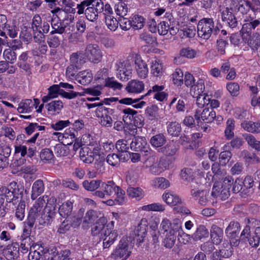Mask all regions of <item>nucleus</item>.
Segmentation results:
<instances>
[{
	"label": "nucleus",
	"instance_id": "nucleus-6",
	"mask_svg": "<svg viewBox=\"0 0 260 260\" xmlns=\"http://www.w3.org/2000/svg\"><path fill=\"white\" fill-rule=\"evenodd\" d=\"M83 53L86 59H87L91 62L98 63L102 60L103 53L98 44H88Z\"/></svg>",
	"mask_w": 260,
	"mask_h": 260
},
{
	"label": "nucleus",
	"instance_id": "nucleus-1",
	"mask_svg": "<svg viewBox=\"0 0 260 260\" xmlns=\"http://www.w3.org/2000/svg\"><path fill=\"white\" fill-rule=\"evenodd\" d=\"M249 7V1L231 0L229 7H226L221 12L222 21L230 28H236L238 21L234 13L240 12L242 14H246L250 10Z\"/></svg>",
	"mask_w": 260,
	"mask_h": 260
},
{
	"label": "nucleus",
	"instance_id": "nucleus-50",
	"mask_svg": "<svg viewBox=\"0 0 260 260\" xmlns=\"http://www.w3.org/2000/svg\"><path fill=\"white\" fill-rule=\"evenodd\" d=\"M181 224L179 219H175L173 223H171L168 219H164L161 222L160 225V230L161 232L168 233L172 229L173 225Z\"/></svg>",
	"mask_w": 260,
	"mask_h": 260
},
{
	"label": "nucleus",
	"instance_id": "nucleus-64",
	"mask_svg": "<svg viewBox=\"0 0 260 260\" xmlns=\"http://www.w3.org/2000/svg\"><path fill=\"white\" fill-rule=\"evenodd\" d=\"M115 11L117 15L120 16V17H123L127 13V6L123 2H119L115 6Z\"/></svg>",
	"mask_w": 260,
	"mask_h": 260
},
{
	"label": "nucleus",
	"instance_id": "nucleus-23",
	"mask_svg": "<svg viewBox=\"0 0 260 260\" xmlns=\"http://www.w3.org/2000/svg\"><path fill=\"white\" fill-rule=\"evenodd\" d=\"M223 231L222 229L216 224L212 225L210 229V238L213 243L219 245L222 241Z\"/></svg>",
	"mask_w": 260,
	"mask_h": 260
},
{
	"label": "nucleus",
	"instance_id": "nucleus-58",
	"mask_svg": "<svg viewBox=\"0 0 260 260\" xmlns=\"http://www.w3.org/2000/svg\"><path fill=\"white\" fill-rule=\"evenodd\" d=\"M105 23L107 26L110 30L115 31L118 28L119 20H117L112 15H107L105 17Z\"/></svg>",
	"mask_w": 260,
	"mask_h": 260
},
{
	"label": "nucleus",
	"instance_id": "nucleus-13",
	"mask_svg": "<svg viewBox=\"0 0 260 260\" xmlns=\"http://www.w3.org/2000/svg\"><path fill=\"white\" fill-rule=\"evenodd\" d=\"M148 224L147 219L145 218H142L139 223L135 231L134 240L136 241L137 244L140 245L141 243L144 242L147 233Z\"/></svg>",
	"mask_w": 260,
	"mask_h": 260
},
{
	"label": "nucleus",
	"instance_id": "nucleus-59",
	"mask_svg": "<svg viewBox=\"0 0 260 260\" xmlns=\"http://www.w3.org/2000/svg\"><path fill=\"white\" fill-rule=\"evenodd\" d=\"M235 120L229 118L226 121V127L224 131L225 136L228 139H231L234 136Z\"/></svg>",
	"mask_w": 260,
	"mask_h": 260
},
{
	"label": "nucleus",
	"instance_id": "nucleus-53",
	"mask_svg": "<svg viewBox=\"0 0 260 260\" xmlns=\"http://www.w3.org/2000/svg\"><path fill=\"white\" fill-rule=\"evenodd\" d=\"M67 144H63L62 143L57 144L54 147V152L57 156H67L70 153L69 149L68 147Z\"/></svg>",
	"mask_w": 260,
	"mask_h": 260
},
{
	"label": "nucleus",
	"instance_id": "nucleus-55",
	"mask_svg": "<svg viewBox=\"0 0 260 260\" xmlns=\"http://www.w3.org/2000/svg\"><path fill=\"white\" fill-rule=\"evenodd\" d=\"M141 208L142 210L147 211L162 212L165 210V205L159 203H155L147 205H144Z\"/></svg>",
	"mask_w": 260,
	"mask_h": 260
},
{
	"label": "nucleus",
	"instance_id": "nucleus-41",
	"mask_svg": "<svg viewBox=\"0 0 260 260\" xmlns=\"http://www.w3.org/2000/svg\"><path fill=\"white\" fill-rule=\"evenodd\" d=\"M233 244L231 241H223L221 249H219L220 254L224 258H228L232 256L233 253Z\"/></svg>",
	"mask_w": 260,
	"mask_h": 260
},
{
	"label": "nucleus",
	"instance_id": "nucleus-18",
	"mask_svg": "<svg viewBox=\"0 0 260 260\" xmlns=\"http://www.w3.org/2000/svg\"><path fill=\"white\" fill-rule=\"evenodd\" d=\"M112 225H110L103 236V246L104 248L109 247L116 240L118 237L117 231L112 229Z\"/></svg>",
	"mask_w": 260,
	"mask_h": 260
},
{
	"label": "nucleus",
	"instance_id": "nucleus-9",
	"mask_svg": "<svg viewBox=\"0 0 260 260\" xmlns=\"http://www.w3.org/2000/svg\"><path fill=\"white\" fill-rule=\"evenodd\" d=\"M181 224L173 225L172 229L166 233L162 244L167 248H172L176 242L177 233L181 229Z\"/></svg>",
	"mask_w": 260,
	"mask_h": 260
},
{
	"label": "nucleus",
	"instance_id": "nucleus-43",
	"mask_svg": "<svg viewBox=\"0 0 260 260\" xmlns=\"http://www.w3.org/2000/svg\"><path fill=\"white\" fill-rule=\"evenodd\" d=\"M88 147H84L80 149L79 154L81 160L86 164H91L94 160L92 152H89Z\"/></svg>",
	"mask_w": 260,
	"mask_h": 260
},
{
	"label": "nucleus",
	"instance_id": "nucleus-60",
	"mask_svg": "<svg viewBox=\"0 0 260 260\" xmlns=\"http://www.w3.org/2000/svg\"><path fill=\"white\" fill-rule=\"evenodd\" d=\"M46 107L49 112H57L58 113L63 108V103L60 100L53 101L46 105Z\"/></svg>",
	"mask_w": 260,
	"mask_h": 260
},
{
	"label": "nucleus",
	"instance_id": "nucleus-37",
	"mask_svg": "<svg viewBox=\"0 0 260 260\" xmlns=\"http://www.w3.org/2000/svg\"><path fill=\"white\" fill-rule=\"evenodd\" d=\"M101 188L104 191L106 196H113L115 194L116 189H118V186L113 181H108L107 183L103 182Z\"/></svg>",
	"mask_w": 260,
	"mask_h": 260
},
{
	"label": "nucleus",
	"instance_id": "nucleus-27",
	"mask_svg": "<svg viewBox=\"0 0 260 260\" xmlns=\"http://www.w3.org/2000/svg\"><path fill=\"white\" fill-rule=\"evenodd\" d=\"M179 145L174 141H170L166 146L159 149L158 151L166 156H173L179 149Z\"/></svg>",
	"mask_w": 260,
	"mask_h": 260
},
{
	"label": "nucleus",
	"instance_id": "nucleus-2",
	"mask_svg": "<svg viewBox=\"0 0 260 260\" xmlns=\"http://www.w3.org/2000/svg\"><path fill=\"white\" fill-rule=\"evenodd\" d=\"M23 186L21 184H18L15 181H12L6 186L0 188V194L3 197L7 203H16L19 198L23 196Z\"/></svg>",
	"mask_w": 260,
	"mask_h": 260
},
{
	"label": "nucleus",
	"instance_id": "nucleus-54",
	"mask_svg": "<svg viewBox=\"0 0 260 260\" xmlns=\"http://www.w3.org/2000/svg\"><path fill=\"white\" fill-rule=\"evenodd\" d=\"M151 73L155 77H160L162 75V66L159 60H152Z\"/></svg>",
	"mask_w": 260,
	"mask_h": 260
},
{
	"label": "nucleus",
	"instance_id": "nucleus-15",
	"mask_svg": "<svg viewBox=\"0 0 260 260\" xmlns=\"http://www.w3.org/2000/svg\"><path fill=\"white\" fill-rule=\"evenodd\" d=\"M11 153V148L9 146L4 144L0 146V170L9 166Z\"/></svg>",
	"mask_w": 260,
	"mask_h": 260
},
{
	"label": "nucleus",
	"instance_id": "nucleus-49",
	"mask_svg": "<svg viewBox=\"0 0 260 260\" xmlns=\"http://www.w3.org/2000/svg\"><path fill=\"white\" fill-rule=\"evenodd\" d=\"M216 113L212 108H205L202 111V120L207 123H210L214 120Z\"/></svg>",
	"mask_w": 260,
	"mask_h": 260
},
{
	"label": "nucleus",
	"instance_id": "nucleus-11",
	"mask_svg": "<svg viewBox=\"0 0 260 260\" xmlns=\"http://www.w3.org/2000/svg\"><path fill=\"white\" fill-rule=\"evenodd\" d=\"M131 253L128 243L125 241L120 240L118 245L113 251L112 256L116 259L119 258L126 259L129 256Z\"/></svg>",
	"mask_w": 260,
	"mask_h": 260
},
{
	"label": "nucleus",
	"instance_id": "nucleus-56",
	"mask_svg": "<svg viewBox=\"0 0 260 260\" xmlns=\"http://www.w3.org/2000/svg\"><path fill=\"white\" fill-rule=\"evenodd\" d=\"M131 139L127 140L120 139L117 141L116 144V148L119 151L122 153L128 152L129 145L130 146Z\"/></svg>",
	"mask_w": 260,
	"mask_h": 260
},
{
	"label": "nucleus",
	"instance_id": "nucleus-47",
	"mask_svg": "<svg viewBox=\"0 0 260 260\" xmlns=\"http://www.w3.org/2000/svg\"><path fill=\"white\" fill-rule=\"evenodd\" d=\"M209 232L204 225H199L192 237L196 240H201L202 238H207L209 236Z\"/></svg>",
	"mask_w": 260,
	"mask_h": 260
},
{
	"label": "nucleus",
	"instance_id": "nucleus-40",
	"mask_svg": "<svg viewBox=\"0 0 260 260\" xmlns=\"http://www.w3.org/2000/svg\"><path fill=\"white\" fill-rule=\"evenodd\" d=\"M34 108L33 103L30 99L22 100L18 105L17 110L20 113H30Z\"/></svg>",
	"mask_w": 260,
	"mask_h": 260
},
{
	"label": "nucleus",
	"instance_id": "nucleus-10",
	"mask_svg": "<svg viewBox=\"0 0 260 260\" xmlns=\"http://www.w3.org/2000/svg\"><path fill=\"white\" fill-rule=\"evenodd\" d=\"M117 77L121 81H127L132 77V67L127 61L119 62L117 64Z\"/></svg>",
	"mask_w": 260,
	"mask_h": 260
},
{
	"label": "nucleus",
	"instance_id": "nucleus-3",
	"mask_svg": "<svg viewBox=\"0 0 260 260\" xmlns=\"http://www.w3.org/2000/svg\"><path fill=\"white\" fill-rule=\"evenodd\" d=\"M219 29L217 27L214 28V22L213 19L203 18L200 20L197 26V34L199 37L208 40L212 33L217 35Z\"/></svg>",
	"mask_w": 260,
	"mask_h": 260
},
{
	"label": "nucleus",
	"instance_id": "nucleus-52",
	"mask_svg": "<svg viewBox=\"0 0 260 260\" xmlns=\"http://www.w3.org/2000/svg\"><path fill=\"white\" fill-rule=\"evenodd\" d=\"M243 136L251 147L260 151V141L257 140L254 136L250 134H245Z\"/></svg>",
	"mask_w": 260,
	"mask_h": 260
},
{
	"label": "nucleus",
	"instance_id": "nucleus-4",
	"mask_svg": "<svg viewBox=\"0 0 260 260\" xmlns=\"http://www.w3.org/2000/svg\"><path fill=\"white\" fill-rule=\"evenodd\" d=\"M45 203V200L43 198H39L30 208L27 220L25 222L30 226H34L35 223L38 222V218L40 217Z\"/></svg>",
	"mask_w": 260,
	"mask_h": 260
},
{
	"label": "nucleus",
	"instance_id": "nucleus-63",
	"mask_svg": "<svg viewBox=\"0 0 260 260\" xmlns=\"http://www.w3.org/2000/svg\"><path fill=\"white\" fill-rule=\"evenodd\" d=\"M3 56L7 62L10 63H14L17 58L16 53L12 49L8 48L4 50L3 53Z\"/></svg>",
	"mask_w": 260,
	"mask_h": 260
},
{
	"label": "nucleus",
	"instance_id": "nucleus-17",
	"mask_svg": "<svg viewBox=\"0 0 260 260\" xmlns=\"http://www.w3.org/2000/svg\"><path fill=\"white\" fill-rule=\"evenodd\" d=\"M211 194L214 198L224 201L229 198L230 194L229 188L224 187L217 183L214 184Z\"/></svg>",
	"mask_w": 260,
	"mask_h": 260
},
{
	"label": "nucleus",
	"instance_id": "nucleus-7",
	"mask_svg": "<svg viewBox=\"0 0 260 260\" xmlns=\"http://www.w3.org/2000/svg\"><path fill=\"white\" fill-rule=\"evenodd\" d=\"M114 113V110L109 108H100L97 111H95L98 117L101 118V124L105 127H111L113 123V120L110 116Z\"/></svg>",
	"mask_w": 260,
	"mask_h": 260
},
{
	"label": "nucleus",
	"instance_id": "nucleus-19",
	"mask_svg": "<svg viewBox=\"0 0 260 260\" xmlns=\"http://www.w3.org/2000/svg\"><path fill=\"white\" fill-rule=\"evenodd\" d=\"M158 107L154 105L148 107L145 111L148 119L154 125L157 124L158 121L161 119Z\"/></svg>",
	"mask_w": 260,
	"mask_h": 260
},
{
	"label": "nucleus",
	"instance_id": "nucleus-62",
	"mask_svg": "<svg viewBox=\"0 0 260 260\" xmlns=\"http://www.w3.org/2000/svg\"><path fill=\"white\" fill-rule=\"evenodd\" d=\"M25 201L21 199L15 212V217L19 221H22L24 219L25 216Z\"/></svg>",
	"mask_w": 260,
	"mask_h": 260
},
{
	"label": "nucleus",
	"instance_id": "nucleus-16",
	"mask_svg": "<svg viewBox=\"0 0 260 260\" xmlns=\"http://www.w3.org/2000/svg\"><path fill=\"white\" fill-rule=\"evenodd\" d=\"M19 245L18 243L9 244L3 250V253L7 260H14L19 255Z\"/></svg>",
	"mask_w": 260,
	"mask_h": 260
},
{
	"label": "nucleus",
	"instance_id": "nucleus-36",
	"mask_svg": "<svg viewBox=\"0 0 260 260\" xmlns=\"http://www.w3.org/2000/svg\"><path fill=\"white\" fill-rule=\"evenodd\" d=\"M73 204L72 201L68 200L60 206L58 212L61 217L67 218L71 215L73 210Z\"/></svg>",
	"mask_w": 260,
	"mask_h": 260
},
{
	"label": "nucleus",
	"instance_id": "nucleus-31",
	"mask_svg": "<svg viewBox=\"0 0 260 260\" xmlns=\"http://www.w3.org/2000/svg\"><path fill=\"white\" fill-rule=\"evenodd\" d=\"M92 78V74L90 71L84 70L78 73L75 80L79 83L85 85L90 83Z\"/></svg>",
	"mask_w": 260,
	"mask_h": 260
},
{
	"label": "nucleus",
	"instance_id": "nucleus-8",
	"mask_svg": "<svg viewBox=\"0 0 260 260\" xmlns=\"http://www.w3.org/2000/svg\"><path fill=\"white\" fill-rule=\"evenodd\" d=\"M192 198L200 205L206 206L210 200L209 192L205 189L193 188L190 190Z\"/></svg>",
	"mask_w": 260,
	"mask_h": 260
},
{
	"label": "nucleus",
	"instance_id": "nucleus-30",
	"mask_svg": "<svg viewBox=\"0 0 260 260\" xmlns=\"http://www.w3.org/2000/svg\"><path fill=\"white\" fill-rule=\"evenodd\" d=\"M99 213L93 210H88L85 214L82 223V227L84 229L89 228V224L96 220L99 217Z\"/></svg>",
	"mask_w": 260,
	"mask_h": 260
},
{
	"label": "nucleus",
	"instance_id": "nucleus-38",
	"mask_svg": "<svg viewBox=\"0 0 260 260\" xmlns=\"http://www.w3.org/2000/svg\"><path fill=\"white\" fill-rule=\"evenodd\" d=\"M118 101V98L111 97L109 98H105L103 101L98 103L93 104H86V106L90 109L97 107L95 111H97L100 108H105L103 105L105 104L106 105H110L111 103L117 102Z\"/></svg>",
	"mask_w": 260,
	"mask_h": 260
},
{
	"label": "nucleus",
	"instance_id": "nucleus-48",
	"mask_svg": "<svg viewBox=\"0 0 260 260\" xmlns=\"http://www.w3.org/2000/svg\"><path fill=\"white\" fill-rule=\"evenodd\" d=\"M102 181L101 180H84L83 183V186L88 191H95L101 185Z\"/></svg>",
	"mask_w": 260,
	"mask_h": 260
},
{
	"label": "nucleus",
	"instance_id": "nucleus-44",
	"mask_svg": "<svg viewBox=\"0 0 260 260\" xmlns=\"http://www.w3.org/2000/svg\"><path fill=\"white\" fill-rule=\"evenodd\" d=\"M166 142V137L161 133L153 136L150 140V144L155 148L162 147V146Z\"/></svg>",
	"mask_w": 260,
	"mask_h": 260
},
{
	"label": "nucleus",
	"instance_id": "nucleus-35",
	"mask_svg": "<svg viewBox=\"0 0 260 260\" xmlns=\"http://www.w3.org/2000/svg\"><path fill=\"white\" fill-rule=\"evenodd\" d=\"M44 184L43 180L38 179L32 184L31 198L34 200L44 191Z\"/></svg>",
	"mask_w": 260,
	"mask_h": 260
},
{
	"label": "nucleus",
	"instance_id": "nucleus-29",
	"mask_svg": "<svg viewBox=\"0 0 260 260\" xmlns=\"http://www.w3.org/2000/svg\"><path fill=\"white\" fill-rule=\"evenodd\" d=\"M136 70L139 77L144 79L148 73V68L146 62L141 59H137L135 61Z\"/></svg>",
	"mask_w": 260,
	"mask_h": 260
},
{
	"label": "nucleus",
	"instance_id": "nucleus-51",
	"mask_svg": "<svg viewBox=\"0 0 260 260\" xmlns=\"http://www.w3.org/2000/svg\"><path fill=\"white\" fill-rule=\"evenodd\" d=\"M252 247H257L260 243V229L256 228L253 233L251 234L247 240Z\"/></svg>",
	"mask_w": 260,
	"mask_h": 260
},
{
	"label": "nucleus",
	"instance_id": "nucleus-5",
	"mask_svg": "<svg viewBox=\"0 0 260 260\" xmlns=\"http://www.w3.org/2000/svg\"><path fill=\"white\" fill-rule=\"evenodd\" d=\"M241 230L240 224L237 221H231L225 230V233L233 245L236 247L240 243L239 234Z\"/></svg>",
	"mask_w": 260,
	"mask_h": 260
},
{
	"label": "nucleus",
	"instance_id": "nucleus-24",
	"mask_svg": "<svg viewBox=\"0 0 260 260\" xmlns=\"http://www.w3.org/2000/svg\"><path fill=\"white\" fill-rule=\"evenodd\" d=\"M173 19V16L170 13H166L164 20L160 21L157 26V31L160 35H166L169 30V23Z\"/></svg>",
	"mask_w": 260,
	"mask_h": 260
},
{
	"label": "nucleus",
	"instance_id": "nucleus-46",
	"mask_svg": "<svg viewBox=\"0 0 260 260\" xmlns=\"http://www.w3.org/2000/svg\"><path fill=\"white\" fill-rule=\"evenodd\" d=\"M228 147L226 145H225L223 147V151L221 152L219 155V161L222 166H225L232 156V152L227 150Z\"/></svg>",
	"mask_w": 260,
	"mask_h": 260
},
{
	"label": "nucleus",
	"instance_id": "nucleus-25",
	"mask_svg": "<svg viewBox=\"0 0 260 260\" xmlns=\"http://www.w3.org/2000/svg\"><path fill=\"white\" fill-rule=\"evenodd\" d=\"M165 87L163 85H155L152 89H149L148 92L143 95L144 97L148 96L152 93H154V98L159 101H162L166 98L167 94L163 91Z\"/></svg>",
	"mask_w": 260,
	"mask_h": 260
},
{
	"label": "nucleus",
	"instance_id": "nucleus-61",
	"mask_svg": "<svg viewBox=\"0 0 260 260\" xmlns=\"http://www.w3.org/2000/svg\"><path fill=\"white\" fill-rule=\"evenodd\" d=\"M127 194L129 197L135 198L138 200L143 197V191L140 187H128L127 189Z\"/></svg>",
	"mask_w": 260,
	"mask_h": 260
},
{
	"label": "nucleus",
	"instance_id": "nucleus-20",
	"mask_svg": "<svg viewBox=\"0 0 260 260\" xmlns=\"http://www.w3.org/2000/svg\"><path fill=\"white\" fill-rule=\"evenodd\" d=\"M70 63L73 64L76 68L81 69V67L86 62V58L82 51H78L73 53L70 57Z\"/></svg>",
	"mask_w": 260,
	"mask_h": 260
},
{
	"label": "nucleus",
	"instance_id": "nucleus-14",
	"mask_svg": "<svg viewBox=\"0 0 260 260\" xmlns=\"http://www.w3.org/2000/svg\"><path fill=\"white\" fill-rule=\"evenodd\" d=\"M110 224L106 225V219L104 218L100 217L92 225L91 228V234L93 236H98L99 238H103L105 231Z\"/></svg>",
	"mask_w": 260,
	"mask_h": 260
},
{
	"label": "nucleus",
	"instance_id": "nucleus-33",
	"mask_svg": "<svg viewBox=\"0 0 260 260\" xmlns=\"http://www.w3.org/2000/svg\"><path fill=\"white\" fill-rule=\"evenodd\" d=\"M51 25L53 29L50 32L52 34L61 35L65 31L66 26L58 17L51 19Z\"/></svg>",
	"mask_w": 260,
	"mask_h": 260
},
{
	"label": "nucleus",
	"instance_id": "nucleus-34",
	"mask_svg": "<svg viewBox=\"0 0 260 260\" xmlns=\"http://www.w3.org/2000/svg\"><path fill=\"white\" fill-rule=\"evenodd\" d=\"M126 157L122 154L118 155L115 153H111L107 155L106 157V161L107 163L113 167H117L119 165L120 161H124L128 158V155L126 154Z\"/></svg>",
	"mask_w": 260,
	"mask_h": 260
},
{
	"label": "nucleus",
	"instance_id": "nucleus-32",
	"mask_svg": "<svg viewBox=\"0 0 260 260\" xmlns=\"http://www.w3.org/2000/svg\"><path fill=\"white\" fill-rule=\"evenodd\" d=\"M205 90L204 81L199 79L196 82V84L190 87V94L194 98L201 95Z\"/></svg>",
	"mask_w": 260,
	"mask_h": 260
},
{
	"label": "nucleus",
	"instance_id": "nucleus-28",
	"mask_svg": "<svg viewBox=\"0 0 260 260\" xmlns=\"http://www.w3.org/2000/svg\"><path fill=\"white\" fill-rule=\"evenodd\" d=\"M241 126L247 132L252 134L260 133V122L258 121L245 120L241 123Z\"/></svg>",
	"mask_w": 260,
	"mask_h": 260
},
{
	"label": "nucleus",
	"instance_id": "nucleus-22",
	"mask_svg": "<svg viewBox=\"0 0 260 260\" xmlns=\"http://www.w3.org/2000/svg\"><path fill=\"white\" fill-rule=\"evenodd\" d=\"M144 98V96H141L140 98L132 99L131 98H125L118 100L117 102L121 104L125 105L127 106H132L133 108L136 109H140L143 108L146 104L144 101H141V100Z\"/></svg>",
	"mask_w": 260,
	"mask_h": 260
},
{
	"label": "nucleus",
	"instance_id": "nucleus-26",
	"mask_svg": "<svg viewBox=\"0 0 260 260\" xmlns=\"http://www.w3.org/2000/svg\"><path fill=\"white\" fill-rule=\"evenodd\" d=\"M144 89V84L142 81L132 80L128 82L125 90L128 93H138L141 92Z\"/></svg>",
	"mask_w": 260,
	"mask_h": 260
},
{
	"label": "nucleus",
	"instance_id": "nucleus-57",
	"mask_svg": "<svg viewBox=\"0 0 260 260\" xmlns=\"http://www.w3.org/2000/svg\"><path fill=\"white\" fill-rule=\"evenodd\" d=\"M47 43L50 48H56L60 44V39L56 34L50 32V35L47 37Z\"/></svg>",
	"mask_w": 260,
	"mask_h": 260
},
{
	"label": "nucleus",
	"instance_id": "nucleus-45",
	"mask_svg": "<svg viewBox=\"0 0 260 260\" xmlns=\"http://www.w3.org/2000/svg\"><path fill=\"white\" fill-rule=\"evenodd\" d=\"M122 112L123 114V120L124 122L126 124H132L134 117L137 115L138 112L129 108L123 109Z\"/></svg>",
	"mask_w": 260,
	"mask_h": 260
},
{
	"label": "nucleus",
	"instance_id": "nucleus-12",
	"mask_svg": "<svg viewBox=\"0 0 260 260\" xmlns=\"http://www.w3.org/2000/svg\"><path fill=\"white\" fill-rule=\"evenodd\" d=\"M48 203L46 204L45 208L43 209L40 217L38 218V222L39 225L45 226L49 225L52 220V218L55 215V212L54 211L55 208L53 207V209L49 207Z\"/></svg>",
	"mask_w": 260,
	"mask_h": 260
},
{
	"label": "nucleus",
	"instance_id": "nucleus-21",
	"mask_svg": "<svg viewBox=\"0 0 260 260\" xmlns=\"http://www.w3.org/2000/svg\"><path fill=\"white\" fill-rule=\"evenodd\" d=\"M146 139L143 137H134L130 140V148L135 151H141L147 145Z\"/></svg>",
	"mask_w": 260,
	"mask_h": 260
},
{
	"label": "nucleus",
	"instance_id": "nucleus-39",
	"mask_svg": "<svg viewBox=\"0 0 260 260\" xmlns=\"http://www.w3.org/2000/svg\"><path fill=\"white\" fill-rule=\"evenodd\" d=\"M163 200L168 205L176 206L181 203L178 196L172 192H166L162 195Z\"/></svg>",
	"mask_w": 260,
	"mask_h": 260
},
{
	"label": "nucleus",
	"instance_id": "nucleus-42",
	"mask_svg": "<svg viewBox=\"0 0 260 260\" xmlns=\"http://www.w3.org/2000/svg\"><path fill=\"white\" fill-rule=\"evenodd\" d=\"M181 124L177 121H172L168 124V133L173 137L179 136L181 132Z\"/></svg>",
	"mask_w": 260,
	"mask_h": 260
}]
</instances>
